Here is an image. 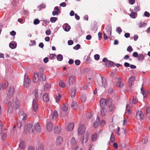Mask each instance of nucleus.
Wrapping results in <instances>:
<instances>
[{
    "label": "nucleus",
    "mask_w": 150,
    "mask_h": 150,
    "mask_svg": "<svg viewBox=\"0 0 150 150\" xmlns=\"http://www.w3.org/2000/svg\"><path fill=\"white\" fill-rule=\"evenodd\" d=\"M44 69L42 67L39 69L38 72H35L33 73V81L35 83H37L40 82L41 80H43V79Z\"/></svg>",
    "instance_id": "1"
},
{
    "label": "nucleus",
    "mask_w": 150,
    "mask_h": 150,
    "mask_svg": "<svg viewBox=\"0 0 150 150\" xmlns=\"http://www.w3.org/2000/svg\"><path fill=\"white\" fill-rule=\"evenodd\" d=\"M97 81L100 86H103L106 88L107 87V80L105 77H101L100 78H98Z\"/></svg>",
    "instance_id": "2"
},
{
    "label": "nucleus",
    "mask_w": 150,
    "mask_h": 150,
    "mask_svg": "<svg viewBox=\"0 0 150 150\" xmlns=\"http://www.w3.org/2000/svg\"><path fill=\"white\" fill-rule=\"evenodd\" d=\"M24 130L25 131H28L31 134L33 133L34 132L33 125L30 123H29L25 126Z\"/></svg>",
    "instance_id": "3"
},
{
    "label": "nucleus",
    "mask_w": 150,
    "mask_h": 150,
    "mask_svg": "<svg viewBox=\"0 0 150 150\" xmlns=\"http://www.w3.org/2000/svg\"><path fill=\"white\" fill-rule=\"evenodd\" d=\"M100 104L101 108H104L105 105L108 106L109 104L110 105L111 104V101H109L108 100H106L104 98H102L100 99Z\"/></svg>",
    "instance_id": "4"
},
{
    "label": "nucleus",
    "mask_w": 150,
    "mask_h": 150,
    "mask_svg": "<svg viewBox=\"0 0 150 150\" xmlns=\"http://www.w3.org/2000/svg\"><path fill=\"white\" fill-rule=\"evenodd\" d=\"M30 80L29 78L28 75L25 74L24 75L23 85L25 87L27 88L30 86Z\"/></svg>",
    "instance_id": "5"
},
{
    "label": "nucleus",
    "mask_w": 150,
    "mask_h": 150,
    "mask_svg": "<svg viewBox=\"0 0 150 150\" xmlns=\"http://www.w3.org/2000/svg\"><path fill=\"white\" fill-rule=\"evenodd\" d=\"M89 133L87 132L85 135V137L83 136L81 137V141L82 144H83L84 143H86L87 142L89 139Z\"/></svg>",
    "instance_id": "6"
},
{
    "label": "nucleus",
    "mask_w": 150,
    "mask_h": 150,
    "mask_svg": "<svg viewBox=\"0 0 150 150\" xmlns=\"http://www.w3.org/2000/svg\"><path fill=\"white\" fill-rule=\"evenodd\" d=\"M68 84L70 86H75V80L74 76L71 75L70 76L69 79Z\"/></svg>",
    "instance_id": "7"
},
{
    "label": "nucleus",
    "mask_w": 150,
    "mask_h": 150,
    "mask_svg": "<svg viewBox=\"0 0 150 150\" xmlns=\"http://www.w3.org/2000/svg\"><path fill=\"white\" fill-rule=\"evenodd\" d=\"M42 91L41 89H37L35 91V95L36 100H38L41 97Z\"/></svg>",
    "instance_id": "8"
},
{
    "label": "nucleus",
    "mask_w": 150,
    "mask_h": 150,
    "mask_svg": "<svg viewBox=\"0 0 150 150\" xmlns=\"http://www.w3.org/2000/svg\"><path fill=\"white\" fill-rule=\"evenodd\" d=\"M85 127L84 125H80L78 129V133L79 135H81L84 133Z\"/></svg>",
    "instance_id": "9"
},
{
    "label": "nucleus",
    "mask_w": 150,
    "mask_h": 150,
    "mask_svg": "<svg viewBox=\"0 0 150 150\" xmlns=\"http://www.w3.org/2000/svg\"><path fill=\"white\" fill-rule=\"evenodd\" d=\"M32 107L33 111L35 112H36L38 108V104L37 100L35 99L33 100Z\"/></svg>",
    "instance_id": "10"
},
{
    "label": "nucleus",
    "mask_w": 150,
    "mask_h": 150,
    "mask_svg": "<svg viewBox=\"0 0 150 150\" xmlns=\"http://www.w3.org/2000/svg\"><path fill=\"white\" fill-rule=\"evenodd\" d=\"M136 117L138 120H142L143 119L144 115L141 110H138L137 111Z\"/></svg>",
    "instance_id": "11"
},
{
    "label": "nucleus",
    "mask_w": 150,
    "mask_h": 150,
    "mask_svg": "<svg viewBox=\"0 0 150 150\" xmlns=\"http://www.w3.org/2000/svg\"><path fill=\"white\" fill-rule=\"evenodd\" d=\"M15 90L13 86H10L9 87L8 95L9 96H12L15 93Z\"/></svg>",
    "instance_id": "12"
},
{
    "label": "nucleus",
    "mask_w": 150,
    "mask_h": 150,
    "mask_svg": "<svg viewBox=\"0 0 150 150\" xmlns=\"http://www.w3.org/2000/svg\"><path fill=\"white\" fill-rule=\"evenodd\" d=\"M53 127V125L51 122H50L47 123L46 125V128L47 130L50 132L52 131Z\"/></svg>",
    "instance_id": "13"
},
{
    "label": "nucleus",
    "mask_w": 150,
    "mask_h": 150,
    "mask_svg": "<svg viewBox=\"0 0 150 150\" xmlns=\"http://www.w3.org/2000/svg\"><path fill=\"white\" fill-rule=\"evenodd\" d=\"M14 108L16 109L19 108L20 107V102L18 100L16 99L13 103Z\"/></svg>",
    "instance_id": "14"
},
{
    "label": "nucleus",
    "mask_w": 150,
    "mask_h": 150,
    "mask_svg": "<svg viewBox=\"0 0 150 150\" xmlns=\"http://www.w3.org/2000/svg\"><path fill=\"white\" fill-rule=\"evenodd\" d=\"M19 117L23 120H25L26 118V116L25 113L23 111H20L19 114Z\"/></svg>",
    "instance_id": "15"
},
{
    "label": "nucleus",
    "mask_w": 150,
    "mask_h": 150,
    "mask_svg": "<svg viewBox=\"0 0 150 150\" xmlns=\"http://www.w3.org/2000/svg\"><path fill=\"white\" fill-rule=\"evenodd\" d=\"M34 127L35 130L38 132H40L41 131V128L38 122H37L34 125Z\"/></svg>",
    "instance_id": "16"
},
{
    "label": "nucleus",
    "mask_w": 150,
    "mask_h": 150,
    "mask_svg": "<svg viewBox=\"0 0 150 150\" xmlns=\"http://www.w3.org/2000/svg\"><path fill=\"white\" fill-rule=\"evenodd\" d=\"M63 141V138L60 136L58 137L56 139V143L57 146H59L61 144Z\"/></svg>",
    "instance_id": "17"
},
{
    "label": "nucleus",
    "mask_w": 150,
    "mask_h": 150,
    "mask_svg": "<svg viewBox=\"0 0 150 150\" xmlns=\"http://www.w3.org/2000/svg\"><path fill=\"white\" fill-rule=\"evenodd\" d=\"M69 107V105L67 104H64L61 107L60 112H61L62 111H66L68 109Z\"/></svg>",
    "instance_id": "18"
},
{
    "label": "nucleus",
    "mask_w": 150,
    "mask_h": 150,
    "mask_svg": "<svg viewBox=\"0 0 150 150\" xmlns=\"http://www.w3.org/2000/svg\"><path fill=\"white\" fill-rule=\"evenodd\" d=\"M71 96L72 98L75 97L76 90L75 88H71L70 90Z\"/></svg>",
    "instance_id": "19"
},
{
    "label": "nucleus",
    "mask_w": 150,
    "mask_h": 150,
    "mask_svg": "<svg viewBox=\"0 0 150 150\" xmlns=\"http://www.w3.org/2000/svg\"><path fill=\"white\" fill-rule=\"evenodd\" d=\"M54 11L52 12V14L53 16L58 15L59 13L60 10L58 6H56L54 8Z\"/></svg>",
    "instance_id": "20"
},
{
    "label": "nucleus",
    "mask_w": 150,
    "mask_h": 150,
    "mask_svg": "<svg viewBox=\"0 0 150 150\" xmlns=\"http://www.w3.org/2000/svg\"><path fill=\"white\" fill-rule=\"evenodd\" d=\"M43 98L44 101L47 102H48L50 99L48 94L47 93H44L43 96Z\"/></svg>",
    "instance_id": "21"
},
{
    "label": "nucleus",
    "mask_w": 150,
    "mask_h": 150,
    "mask_svg": "<svg viewBox=\"0 0 150 150\" xmlns=\"http://www.w3.org/2000/svg\"><path fill=\"white\" fill-rule=\"evenodd\" d=\"M107 34L110 36L111 35L112 29L110 26L108 25L105 28Z\"/></svg>",
    "instance_id": "22"
},
{
    "label": "nucleus",
    "mask_w": 150,
    "mask_h": 150,
    "mask_svg": "<svg viewBox=\"0 0 150 150\" xmlns=\"http://www.w3.org/2000/svg\"><path fill=\"white\" fill-rule=\"evenodd\" d=\"M74 126V122H71L69 124L67 127L66 129L69 131H71L73 129Z\"/></svg>",
    "instance_id": "23"
},
{
    "label": "nucleus",
    "mask_w": 150,
    "mask_h": 150,
    "mask_svg": "<svg viewBox=\"0 0 150 150\" xmlns=\"http://www.w3.org/2000/svg\"><path fill=\"white\" fill-rule=\"evenodd\" d=\"M135 80V78L133 76H131L129 78L128 82L129 84V86L130 88L132 85Z\"/></svg>",
    "instance_id": "24"
},
{
    "label": "nucleus",
    "mask_w": 150,
    "mask_h": 150,
    "mask_svg": "<svg viewBox=\"0 0 150 150\" xmlns=\"http://www.w3.org/2000/svg\"><path fill=\"white\" fill-rule=\"evenodd\" d=\"M9 107L8 110V114H11L13 111V105L11 102L8 103Z\"/></svg>",
    "instance_id": "25"
},
{
    "label": "nucleus",
    "mask_w": 150,
    "mask_h": 150,
    "mask_svg": "<svg viewBox=\"0 0 150 150\" xmlns=\"http://www.w3.org/2000/svg\"><path fill=\"white\" fill-rule=\"evenodd\" d=\"M63 28L66 31H69L70 29V26L67 23H65L63 26Z\"/></svg>",
    "instance_id": "26"
},
{
    "label": "nucleus",
    "mask_w": 150,
    "mask_h": 150,
    "mask_svg": "<svg viewBox=\"0 0 150 150\" xmlns=\"http://www.w3.org/2000/svg\"><path fill=\"white\" fill-rule=\"evenodd\" d=\"M51 87V84L49 83H46L44 86V90L45 91L49 90Z\"/></svg>",
    "instance_id": "27"
},
{
    "label": "nucleus",
    "mask_w": 150,
    "mask_h": 150,
    "mask_svg": "<svg viewBox=\"0 0 150 150\" xmlns=\"http://www.w3.org/2000/svg\"><path fill=\"white\" fill-rule=\"evenodd\" d=\"M101 108L102 109L100 111L101 115L103 116H105V115L107 112V109L104 108Z\"/></svg>",
    "instance_id": "28"
},
{
    "label": "nucleus",
    "mask_w": 150,
    "mask_h": 150,
    "mask_svg": "<svg viewBox=\"0 0 150 150\" xmlns=\"http://www.w3.org/2000/svg\"><path fill=\"white\" fill-rule=\"evenodd\" d=\"M141 90L143 96L145 98H147L148 96V92L144 90L142 87L141 88Z\"/></svg>",
    "instance_id": "29"
},
{
    "label": "nucleus",
    "mask_w": 150,
    "mask_h": 150,
    "mask_svg": "<svg viewBox=\"0 0 150 150\" xmlns=\"http://www.w3.org/2000/svg\"><path fill=\"white\" fill-rule=\"evenodd\" d=\"M71 107L73 109H76L78 108V104L76 101H73L71 104Z\"/></svg>",
    "instance_id": "30"
},
{
    "label": "nucleus",
    "mask_w": 150,
    "mask_h": 150,
    "mask_svg": "<svg viewBox=\"0 0 150 150\" xmlns=\"http://www.w3.org/2000/svg\"><path fill=\"white\" fill-rule=\"evenodd\" d=\"M52 118L53 120H54L58 116L57 111L56 110L52 112Z\"/></svg>",
    "instance_id": "31"
},
{
    "label": "nucleus",
    "mask_w": 150,
    "mask_h": 150,
    "mask_svg": "<svg viewBox=\"0 0 150 150\" xmlns=\"http://www.w3.org/2000/svg\"><path fill=\"white\" fill-rule=\"evenodd\" d=\"M114 64V63L108 60L107 62V63L105 64V65L106 67H110Z\"/></svg>",
    "instance_id": "32"
},
{
    "label": "nucleus",
    "mask_w": 150,
    "mask_h": 150,
    "mask_svg": "<svg viewBox=\"0 0 150 150\" xmlns=\"http://www.w3.org/2000/svg\"><path fill=\"white\" fill-rule=\"evenodd\" d=\"M100 122V119L97 116L96 121L94 122L93 126L95 127H96L98 125Z\"/></svg>",
    "instance_id": "33"
},
{
    "label": "nucleus",
    "mask_w": 150,
    "mask_h": 150,
    "mask_svg": "<svg viewBox=\"0 0 150 150\" xmlns=\"http://www.w3.org/2000/svg\"><path fill=\"white\" fill-rule=\"evenodd\" d=\"M98 138L97 134L95 133L91 136V140L92 142L96 141Z\"/></svg>",
    "instance_id": "34"
},
{
    "label": "nucleus",
    "mask_w": 150,
    "mask_h": 150,
    "mask_svg": "<svg viewBox=\"0 0 150 150\" xmlns=\"http://www.w3.org/2000/svg\"><path fill=\"white\" fill-rule=\"evenodd\" d=\"M61 128L60 127L57 126L54 127V133H59L60 132Z\"/></svg>",
    "instance_id": "35"
},
{
    "label": "nucleus",
    "mask_w": 150,
    "mask_h": 150,
    "mask_svg": "<svg viewBox=\"0 0 150 150\" xmlns=\"http://www.w3.org/2000/svg\"><path fill=\"white\" fill-rule=\"evenodd\" d=\"M59 86L62 88H64L65 86V84L64 82L62 80H60L59 82Z\"/></svg>",
    "instance_id": "36"
},
{
    "label": "nucleus",
    "mask_w": 150,
    "mask_h": 150,
    "mask_svg": "<svg viewBox=\"0 0 150 150\" xmlns=\"http://www.w3.org/2000/svg\"><path fill=\"white\" fill-rule=\"evenodd\" d=\"M19 147L22 149H24L25 147V142H20L19 144Z\"/></svg>",
    "instance_id": "37"
},
{
    "label": "nucleus",
    "mask_w": 150,
    "mask_h": 150,
    "mask_svg": "<svg viewBox=\"0 0 150 150\" xmlns=\"http://www.w3.org/2000/svg\"><path fill=\"white\" fill-rule=\"evenodd\" d=\"M46 7V6L44 5L43 4H40L37 7V10L38 11H40L42 9V8H45Z\"/></svg>",
    "instance_id": "38"
},
{
    "label": "nucleus",
    "mask_w": 150,
    "mask_h": 150,
    "mask_svg": "<svg viewBox=\"0 0 150 150\" xmlns=\"http://www.w3.org/2000/svg\"><path fill=\"white\" fill-rule=\"evenodd\" d=\"M137 13L134 12H132L130 14V16L132 18H134L137 16Z\"/></svg>",
    "instance_id": "39"
},
{
    "label": "nucleus",
    "mask_w": 150,
    "mask_h": 150,
    "mask_svg": "<svg viewBox=\"0 0 150 150\" xmlns=\"http://www.w3.org/2000/svg\"><path fill=\"white\" fill-rule=\"evenodd\" d=\"M9 46L11 48L13 49L16 48V45L14 43H10L9 44Z\"/></svg>",
    "instance_id": "40"
},
{
    "label": "nucleus",
    "mask_w": 150,
    "mask_h": 150,
    "mask_svg": "<svg viewBox=\"0 0 150 150\" xmlns=\"http://www.w3.org/2000/svg\"><path fill=\"white\" fill-rule=\"evenodd\" d=\"M115 140V137L113 134L112 133L110 136V140L111 142H114Z\"/></svg>",
    "instance_id": "41"
},
{
    "label": "nucleus",
    "mask_w": 150,
    "mask_h": 150,
    "mask_svg": "<svg viewBox=\"0 0 150 150\" xmlns=\"http://www.w3.org/2000/svg\"><path fill=\"white\" fill-rule=\"evenodd\" d=\"M144 58V55L142 54H139L138 57V60L140 61H142Z\"/></svg>",
    "instance_id": "42"
},
{
    "label": "nucleus",
    "mask_w": 150,
    "mask_h": 150,
    "mask_svg": "<svg viewBox=\"0 0 150 150\" xmlns=\"http://www.w3.org/2000/svg\"><path fill=\"white\" fill-rule=\"evenodd\" d=\"M57 59L59 61H61L63 59V56L61 54H58L57 56Z\"/></svg>",
    "instance_id": "43"
},
{
    "label": "nucleus",
    "mask_w": 150,
    "mask_h": 150,
    "mask_svg": "<svg viewBox=\"0 0 150 150\" xmlns=\"http://www.w3.org/2000/svg\"><path fill=\"white\" fill-rule=\"evenodd\" d=\"M117 85L119 88H121L123 86L124 84L121 81H120L117 83Z\"/></svg>",
    "instance_id": "44"
},
{
    "label": "nucleus",
    "mask_w": 150,
    "mask_h": 150,
    "mask_svg": "<svg viewBox=\"0 0 150 150\" xmlns=\"http://www.w3.org/2000/svg\"><path fill=\"white\" fill-rule=\"evenodd\" d=\"M109 108V111H111L115 109V107L112 105H111V104L109 105H108V106H107Z\"/></svg>",
    "instance_id": "45"
},
{
    "label": "nucleus",
    "mask_w": 150,
    "mask_h": 150,
    "mask_svg": "<svg viewBox=\"0 0 150 150\" xmlns=\"http://www.w3.org/2000/svg\"><path fill=\"white\" fill-rule=\"evenodd\" d=\"M37 149L38 150H43L44 149V146L42 144H39L37 148Z\"/></svg>",
    "instance_id": "46"
},
{
    "label": "nucleus",
    "mask_w": 150,
    "mask_h": 150,
    "mask_svg": "<svg viewBox=\"0 0 150 150\" xmlns=\"http://www.w3.org/2000/svg\"><path fill=\"white\" fill-rule=\"evenodd\" d=\"M138 102V100L137 97L135 96L133 97V100H132V103L134 104H136Z\"/></svg>",
    "instance_id": "47"
},
{
    "label": "nucleus",
    "mask_w": 150,
    "mask_h": 150,
    "mask_svg": "<svg viewBox=\"0 0 150 150\" xmlns=\"http://www.w3.org/2000/svg\"><path fill=\"white\" fill-rule=\"evenodd\" d=\"M57 18L55 17H52L50 19V21L51 23L55 22L57 20Z\"/></svg>",
    "instance_id": "48"
},
{
    "label": "nucleus",
    "mask_w": 150,
    "mask_h": 150,
    "mask_svg": "<svg viewBox=\"0 0 150 150\" xmlns=\"http://www.w3.org/2000/svg\"><path fill=\"white\" fill-rule=\"evenodd\" d=\"M146 116L149 117L150 115V107H148L146 109Z\"/></svg>",
    "instance_id": "49"
},
{
    "label": "nucleus",
    "mask_w": 150,
    "mask_h": 150,
    "mask_svg": "<svg viewBox=\"0 0 150 150\" xmlns=\"http://www.w3.org/2000/svg\"><path fill=\"white\" fill-rule=\"evenodd\" d=\"M61 96V95L60 94H59L58 96H56L55 98V99L57 102H58L59 101Z\"/></svg>",
    "instance_id": "50"
},
{
    "label": "nucleus",
    "mask_w": 150,
    "mask_h": 150,
    "mask_svg": "<svg viewBox=\"0 0 150 150\" xmlns=\"http://www.w3.org/2000/svg\"><path fill=\"white\" fill-rule=\"evenodd\" d=\"M70 142L73 144H75L76 143V141L75 138H72Z\"/></svg>",
    "instance_id": "51"
},
{
    "label": "nucleus",
    "mask_w": 150,
    "mask_h": 150,
    "mask_svg": "<svg viewBox=\"0 0 150 150\" xmlns=\"http://www.w3.org/2000/svg\"><path fill=\"white\" fill-rule=\"evenodd\" d=\"M8 83L7 82H5L4 84L2 85V88L4 89H5L6 88V87L8 85Z\"/></svg>",
    "instance_id": "52"
},
{
    "label": "nucleus",
    "mask_w": 150,
    "mask_h": 150,
    "mask_svg": "<svg viewBox=\"0 0 150 150\" xmlns=\"http://www.w3.org/2000/svg\"><path fill=\"white\" fill-rule=\"evenodd\" d=\"M126 108L127 110L128 111L129 113H130L131 111H130V107L129 105H127L126 106Z\"/></svg>",
    "instance_id": "53"
},
{
    "label": "nucleus",
    "mask_w": 150,
    "mask_h": 150,
    "mask_svg": "<svg viewBox=\"0 0 150 150\" xmlns=\"http://www.w3.org/2000/svg\"><path fill=\"white\" fill-rule=\"evenodd\" d=\"M40 22V21L38 19H36L34 20L33 21V23L35 25H37L39 24Z\"/></svg>",
    "instance_id": "54"
},
{
    "label": "nucleus",
    "mask_w": 150,
    "mask_h": 150,
    "mask_svg": "<svg viewBox=\"0 0 150 150\" xmlns=\"http://www.w3.org/2000/svg\"><path fill=\"white\" fill-rule=\"evenodd\" d=\"M80 45L79 44H78L73 47V49L75 50H78L80 48Z\"/></svg>",
    "instance_id": "55"
},
{
    "label": "nucleus",
    "mask_w": 150,
    "mask_h": 150,
    "mask_svg": "<svg viewBox=\"0 0 150 150\" xmlns=\"http://www.w3.org/2000/svg\"><path fill=\"white\" fill-rule=\"evenodd\" d=\"M116 31L119 34H120V33L122 32V30L119 27L117 28Z\"/></svg>",
    "instance_id": "56"
},
{
    "label": "nucleus",
    "mask_w": 150,
    "mask_h": 150,
    "mask_svg": "<svg viewBox=\"0 0 150 150\" xmlns=\"http://www.w3.org/2000/svg\"><path fill=\"white\" fill-rule=\"evenodd\" d=\"M132 50H133V49L132 48V47L131 46H129L127 47V50L129 52H131L132 51Z\"/></svg>",
    "instance_id": "57"
},
{
    "label": "nucleus",
    "mask_w": 150,
    "mask_h": 150,
    "mask_svg": "<svg viewBox=\"0 0 150 150\" xmlns=\"http://www.w3.org/2000/svg\"><path fill=\"white\" fill-rule=\"evenodd\" d=\"M94 57L95 59L98 60L99 59L100 56L98 54H96L94 55Z\"/></svg>",
    "instance_id": "58"
},
{
    "label": "nucleus",
    "mask_w": 150,
    "mask_h": 150,
    "mask_svg": "<svg viewBox=\"0 0 150 150\" xmlns=\"http://www.w3.org/2000/svg\"><path fill=\"white\" fill-rule=\"evenodd\" d=\"M132 56L134 57H137L138 56V54L137 52H134L132 54Z\"/></svg>",
    "instance_id": "59"
},
{
    "label": "nucleus",
    "mask_w": 150,
    "mask_h": 150,
    "mask_svg": "<svg viewBox=\"0 0 150 150\" xmlns=\"http://www.w3.org/2000/svg\"><path fill=\"white\" fill-rule=\"evenodd\" d=\"M56 55L54 54H50L49 58L51 59H52Z\"/></svg>",
    "instance_id": "60"
},
{
    "label": "nucleus",
    "mask_w": 150,
    "mask_h": 150,
    "mask_svg": "<svg viewBox=\"0 0 150 150\" xmlns=\"http://www.w3.org/2000/svg\"><path fill=\"white\" fill-rule=\"evenodd\" d=\"M75 63L77 65H79L80 64V61L79 60H76L75 61Z\"/></svg>",
    "instance_id": "61"
},
{
    "label": "nucleus",
    "mask_w": 150,
    "mask_h": 150,
    "mask_svg": "<svg viewBox=\"0 0 150 150\" xmlns=\"http://www.w3.org/2000/svg\"><path fill=\"white\" fill-rule=\"evenodd\" d=\"M7 134L6 133H4L2 136V139L4 140H5L7 137Z\"/></svg>",
    "instance_id": "62"
},
{
    "label": "nucleus",
    "mask_w": 150,
    "mask_h": 150,
    "mask_svg": "<svg viewBox=\"0 0 150 150\" xmlns=\"http://www.w3.org/2000/svg\"><path fill=\"white\" fill-rule=\"evenodd\" d=\"M17 126L18 128H20L22 126V123L20 121L17 122Z\"/></svg>",
    "instance_id": "63"
},
{
    "label": "nucleus",
    "mask_w": 150,
    "mask_h": 150,
    "mask_svg": "<svg viewBox=\"0 0 150 150\" xmlns=\"http://www.w3.org/2000/svg\"><path fill=\"white\" fill-rule=\"evenodd\" d=\"M28 150H35V149L33 146H30L28 147Z\"/></svg>",
    "instance_id": "64"
}]
</instances>
